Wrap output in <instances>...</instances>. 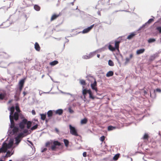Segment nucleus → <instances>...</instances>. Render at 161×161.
Instances as JSON below:
<instances>
[{
	"mask_svg": "<svg viewBox=\"0 0 161 161\" xmlns=\"http://www.w3.org/2000/svg\"><path fill=\"white\" fill-rule=\"evenodd\" d=\"M87 93H89V97L90 98L92 99H95V97L93 96L91 91L90 89L87 90L86 89H84L82 90V94L85 97Z\"/></svg>",
	"mask_w": 161,
	"mask_h": 161,
	"instance_id": "1",
	"label": "nucleus"
},
{
	"mask_svg": "<svg viewBox=\"0 0 161 161\" xmlns=\"http://www.w3.org/2000/svg\"><path fill=\"white\" fill-rule=\"evenodd\" d=\"M12 144H9L8 146L6 143H4L2 147L0 149V153H5L7 151L8 148H10L12 147Z\"/></svg>",
	"mask_w": 161,
	"mask_h": 161,
	"instance_id": "2",
	"label": "nucleus"
},
{
	"mask_svg": "<svg viewBox=\"0 0 161 161\" xmlns=\"http://www.w3.org/2000/svg\"><path fill=\"white\" fill-rule=\"evenodd\" d=\"M69 128L70 134L75 136H79L76 130L74 127L70 125H69Z\"/></svg>",
	"mask_w": 161,
	"mask_h": 161,
	"instance_id": "3",
	"label": "nucleus"
},
{
	"mask_svg": "<svg viewBox=\"0 0 161 161\" xmlns=\"http://www.w3.org/2000/svg\"><path fill=\"white\" fill-rule=\"evenodd\" d=\"M27 119H23L19 124V127L21 129H23L25 127L27 124Z\"/></svg>",
	"mask_w": 161,
	"mask_h": 161,
	"instance_id": "4",
	"label": "nucleus"
},
{
	"mask_svg": "<svg viewBox=\"0 0 161 161\" xmlns=\"http://www.w3.org/2000/svg\"><path fill=\"white\" fill-rule=\"evenodd\" d=\"M53 145L51 147L52 150L55 151L57 148V146H60L61 145L60 142L58 141H54L53 142Z\"/></svg>",
	"mask_w": 161,
	"mask_h": 161,
	"instance_id": "5",
	"label": "nucleus"
},
{
	"mask_svg": "<svg viewBox=\"0 0 161 161\" xmlns=\"http://www.w3.org/2000/svg\"><path fill=\"white\" fill-rule=\"evenodd\" d=\"M95 24H93L86 28L85 29L82 31L83 33H86L88 32L94 26Z\"/></svg>",
	"mask_w": 161,
	"mask_h": 161,
	"instance_id": "6",
	"label": "nucleus"
},
{
	"mask_svg": "<svg viewBox=\"0 0 161 161\" xmlns=\"http://www.w3.org/2000/svg\"><path fill=\"white\" fill-rule=\"evenodd\" d=\"M91 86L92 90H94L96 92H97V83L95 80L93 83L91 84Z\"/></svg>",
	"mask_w": 161,
	"mask_h": 161,
	"instance_id": "7",
	"label": "nucleus"
},
{
	"mask_svg": "<svg viewBox=\"0 0 161 161\" xmlns=\"http://www.w3.org/2000/svg\"><path fill=\"white\" fill-rule=\"evenodd\" d=\"M13 120L14 119L15 121H17L19 119V115L18 113L17 112H15L14 114L12 116Z\"/></svg>",
	"mask_w": 161,
	"mask_h": 161,
	"instance_id": "8",
	"label": "nucleus"
},
{
	"mask_svg": "<svg viewBox=\"0 0 161 161\" xmlns=\"http://www.w3.org/2000/svg\"><path fill=\"white\" fill-rule=\"evenodd\" d=\"M14 106H12L10 109V115H9V118H12V116L14 114Z\"/></svg>",
	"mask_w": 161,
	"mask_h": 161,
	"instance_id": "9",
	"label": "nucleus"
},
{
	"mask_svg": "<svg viewBox=\"0 0 161 161\" xmlns=\"http://www.w3.org/2000/svg\"><path fill=\"white\" fill-rule=\"evenodd\" d=\"M6 93L5 92L3 93H0V100H3V99L6 100L7 98H6Z\"/></svg>",
	"mask_w": 161,
	"mask_h": 161,
	"instance_id": "10",
	"label": "nucleus"
},
{
	"mask_svg": "<svg viewBox=\"0 0 161 161\" xmlns=\"http://www.w3.org/2000/svg\"><path fill=\"white\" fill-rule=\"evenodd\" d=\"M60 16L59 14H53L51 17L50 21H52L56 19L58 17Z\"/></svg>",
	"mask_w": 161,
	"mask_h": 161,
	"instance_id": "11",
	"label": "nucleus"
},
{
	"mask_svg": "<svg viewBox=\"0 0 161 161\" xmlns=\"http://www.w3.org/2000/svg\"><path fill=\"white\" fill-rule=\"evenodd\" d=\"M10 127L11 128H13L14 127H15V123L14 120H13L12 118H10Z\"/></svg>",
	"mask_w": 161,
	"mask_h": 161,
	"instance_id": "12",
	"label": "nucleus"
},
{
	"mask_svg": "<svg viewBox=\"0 0 161 161\" xmlns=\"http://www.w3.org/2000/svg\"><path fill=\"white\" fill-rule=\"evenodd\" d=\"M145 51V49L144 48L137 50L136 51V53L137 55H139L143 53Z\"/></svg>",
	"mask_w": 161,
	"mask_h": 161,
	"instance_id": "13",
	"label": "nucleus"
},
{
	"mask_svg": "<svg viewBox=\"0 0 161 161\" xmlns=\"http://www.w3.org/2000/svg\"><path fill=\"white\" fill-rule=\"evenodd\" d=\"M13 128V129L12 130V132L13 135L19 131V128L16 126L14 127Z\"/></svg>",
	"mask_w": 161,
	"mask_h": 161,
	"instance_id": "14",
	"label": "nucleus"
},
{
	"mask_svg": "<svg viewBox=\"0 0 161 161\" xmlns=\"http://www.w3.org/2000/svg\"><path fill=\"white\" fill-rule=\"evenodd\" d=\"M35 49L38 51H40V47L37 42L35 43Z\"/></svg>",
	"mask_w": 161,
	"mask_h": 161,
	"instance_id": "15",
	"label": "nucleus"
},
{
	"mask_svg": "<svg viewBox=\"0 0 161 161\" xmlns=\"http://www.w3.org/2000/svg\"><path fill=\"white\" fill-rule=\"evenodd\" d=\"M135 35L136 34L135 33H132L128 36L127 39L128 40L131 39L135 36Z\"/></svg>",
	"mask_w": 161,
	"mask_h": 161,
	"instance_id": "16",
	"label": "nucleus"
},
{
	"mask_svg": "<svg viewBox=\"0 0 161 161\" xmlns=\"http://www.w3.org/2000/svg\"><path fill=\"white\" fill-rule=\"evenodd\" d=\"M96 54V53L95 52H93V53H90L89 55V56H85V57H86V59L89 58H91L92 57L94 56Z\"/></svg>",
	"mask_w": 161,
	"mask_h": 161,
	"instance_id": "17",
	"label": "nucleus"
},
{
	"mask_svg": "<svg viewBox=\"0 0 161 161\" xmlns=\"http://www.w3.org/2000/svg\"><path fill=\"white\" fill-rule=\"evenodd\" d=\"M88 121V120L86 118H85L81 120L80 123L82 125L86 124Z\"/></svg>",
	"mask_w": 161,
	"mask_h": 161,
	"instance_id": "18",
	"label": "nucleus"
},
{
	"mask_svg": "<svg viewBox=\"0 0 161 161\" xmlns=\"http://www.w3.org/2000/svg\"><path fill=\"white\" fill-rule=\"evenodd\" d=\"M63 113V110L62 109H58L55 111V113L56 114H58L59 115H61Z\"/></svg>",
	"mask_w": 161,
	"mask_h": 161,
	"instance_id": "19",
	"label": "nucleus"
},
{
	"mask_svg": "<svg viewBox=\"0 0 161 161\" xmlns=\"http://www.w3.org/2000/svg\"><path fill=\"white\" fill-rule=\"evenodd\" d=\"M80 82L81 85L83 86V88L84 89L85 87L84 86L86 85L85 81L83 80H80Z\"/></svg>",
	"mask_w": 161,
	"mask_h": 161,
	"instance_id": "20",
	"label": "nucleus"
},
{
	"mask_svg": "<svg viewBox=\"0 0 161 161\" xmlns=\"http://www.w3.org/2000/svg\"><path fill=\"white\" fill-rule=\"evenodd\" d=\"M58 61L54 60V61L50 62L49 64L50 65L53 66L57 64H58Z\"/></svg>",
	"mask_w": 161,
	"mask_h": 161,
	"instance_id": "21",
	"label": "nucleus"
},
{
	"mask_svg": "<svg viewBox=\"0 0 161 161\" xmlns=\"http://www.w3.org/2000/svg\"><path fill=\"white\" fill-rule=\"evenodd\" d=\"M114 75V72L112 71H109L106 74L107 77H109L113 76Z\"/></svg>",
	"mask_w": 161,
	"mask_h": 161,
	"instance_id": "22",
	"label": "nucleus"
},
{
	"mask_svg": "<svg viewBox=\"0 0 161 161\" xmlns=\"http://www.w3.org/2000/svg\"><path fill=\"white\" fill-rule=\"evenodd\" d=\"M25 83L24 79H22L21 80L19 83V86H24V84Z\"/></svg>",
	"mask_w": 161,
	"mask_h": 161,
	"instance_id": "23",
	"label": "nucleus"
},
{
	"mask_svg": "<svg viewBox=\"0 0 161 161\" xmlns=\"http://www.w3.org/2000/svg\"><path fill=\"white\" fill-rule=\"evenodd\" d=\"M120 43L119 41H116L115 43V48L116 49L118 50L119 48V45Z\"/></svg>",
	"mask_w": 161,
	"mask_h": 161,
	"instance_id": "24",
	"label": "nucleus"
},
{
	"mask_svg": "<svg viewBox=\"0 0 161 161\" xmlns=\"http://www.w3.org/2000/svg\"><path fill=\"white\" fill-rule=\"evenodd\" d=\"M32 123L30 121H28L27 120V124H26V125H27V128L28 129H29L30 128V127L31 126Z\"/></svg>",
	"mask_w": 161,
	"mask_h": 161,
	"instance_id": "25",
	"label": "nucleus"
},
{
	"mask_svg": "<svg viewBox=\"0 0 161 161\" xmlns=\"http://www.w3.org/2000/svg\"><path fill=\"white\" fill-rule=\"evenodd\" d=\"M48 117L49 118H51L53 115V112L52 110H49L47 112Z\"/></svg>",
	"mask_w": 161,
	"mask_h": 161,
	"instance_id": "26",
	"label": "nucleus"
},
{
	"mask_svg": "<svg viewBox=\"0 0 161 161\" xmlns=\"http://www.w3.org/2000/svg\"><path fill=\"white\" fill-rule=\"evenodd\" d=\"M40 115L41 116V118L42 120H44L45 119L46 116V114H40Z\"/></svg>",
	"mask_w": 161,
	"mask_h": 161,
	"instance_id": "27",
	"label": "nucleus"
},
{
	"mask_svg": "<svg viewBox=\"0 0 161 161\" xmlns=\"http://www.w3.org/2000/svg\"><path fill=\"white\" fill-rule=\"evenodd\" d=\"M108 48L111 51H114L116 49V48H115V47H113L111 45H109L108 46Z\"/></svg>",
	"mask_w": 161,
	"mask_h": 161,
	"instance_id": "28",
	"label": "nucleus"
},
{
	"mask_svg": "<svg viewBox=\"0 0 161 161\" xmlns=\"http://www.w3.org/2000/svg\"><path fill=\"white\" fill-rule=\"evenodd\" d=\"M64 142L66 147H68L69 144V141L67 139H64Z\"/></svg>",
	"mask_w": 161,
	"mask_h": 161,
	"instance_id": "29",
	"label": "nucleus"
},
{
	"mask_svg": "<svg viewBox=\"0 0 161 161\" xmlns=\"http://www.w3.org/2000/svg\"><path fill=\"white\" fill-rule=\"evenodd\" d=\"M119 154H117L115 155L113 158V159L114 160H117L119 157Z\"/></svg>",
	"mask_w": 161,
	"mask_h": 161,
	"instance_id": "30",
	"label": "nucleus"
},
{
	"mask_svg": "<svg viewBox=\"0 0 161 161\" xmlns=\"http://www.w3.org/2000/svg\"><path fill=\"white\" fill-rule=\"evenodd\" d=\"M34 9L36 11H39L40 9V7L38 5H35L34 6Z\"/></svg>",
	"mask_w": 161,
	"mask_h": 161,
	"instance_id": "31",
	"label": "nucleus"
},
{
	"mask_svg": "<svg viewBox=\"0 0 161 161\" xmlns=\"http://www.w3.org/2000/svg\"><path fill=\"white\" fill-rule=\"evenodd\" d=\"M115 128V127L112 126L111 125L109 126L108 127V131L113 130Z\"/></svg>",
	"mask_w": 161,
	"mask_h": 161,
	"instance_id": "32",
	"label": "nucleus"
},
{
	"mask_svg": "<svg viewBox=\"0 0 161 161\" xmlns=\"http://www.w3.org/2000/svg\"><path fill=\"white\" fill-rule=\"evenodd\" d=\"M148 138L149 136L148 135L147 133H145L143 137V139L144 140H148Z\"/></svg>",
	"mask_w": 161,
	"mask_h": 161,
	"instance_id": "33",
	"label": "nucleus"
},
{
	"mask_svg": "<svg viewBox=\"0 0 161 161\" xmlns=\"http://www.w3.org/2000/svg\"><path fill=\"white\" fill-rule=\"evenodd\" d=\"M15 141H16V144L18 145L19 144V143L20 142V139L19 138H18L16 137H15Z\"/></svg>",
	"mask_w": 161,
	"mask_h": 161,
	"instance_id": "34",
	"label": "nucleus"
},
{
	"mask_svg": "<svg viewBox=\"0 0 161 161\" xmlns=\"http://www.w3.org/2000/svg\"><path fill=\"white\" fill-rule=\"evenodd\" d=\"M15 109L18 113H19L20 112L19 106L18 104L16 105L15 106Z\"/></svg>",
	"mask_w": 161,
	"mask_h": 161,
	"instance_id": "35",
	"label": "nucleus"
},
{
	"mask_svg": "<svg viewBox=\"0 0 161 161\" xmlns=\"http://www.w3.org/2000/svg\"><path fill=\"white\" fill-rule=\"evenodd\" d=\"M38 125L37 124H36L34 126H32L31 128V130H35L37 128Z\"/></svg>",
	"mask_w": 161,
	"mask_h": 161,
	"instance_id": "36",
	"label": "nucleus"
},
{
	"mask_svg": "<svg viewBox=\"0 0 161 161\" xmlns=\"http://www.w3.org/2000/svg\"><path fill=\"white\" fill-rule=\"evenodd\" d=\"M156 41L155 39L154 38H150L148 40V42L149 43L154 42Z\"/></svg>",
	"mask_w": 161,
	"mask_h": 161,
	"instance_id": "37",
	"label": "nucleus"
},
{
	"mask_svg": "<svg viewBox=\"0 0 161 161\" xmlns=\"http://www.w3.org/2000/svg\"><path fill=\"white\" fill-rule=\"evenodd\" d=\"M108 64L109 65L111 66H113L114 65L113 62L111 60L108 61Z\"/></svg>",
	"mask_w": 161,
	"mask_h": 161,
	"instance_id": "38",
	"label": "nucleus"
},
{
	"mask_svg": "<svg viewBox=\"0 0 161 161\" xmlns=\"http://www.w3.org/2000/svg\"><path fill=\"white\" fill-rule=\"evenodd\" d=\"M24 134L22 133H20L18 134V136L16 137L20 139L21 137H22L23 136Z\"/></svg>",
	"mask_w": 161,
	"mask_h": 161,
	"instance_id": "39",
	"label": "nucleus"
},
{
	"mask_svg": "<svg viewBox=\"0 0 161 161\" xmlns=\"http://www.w3.org/2000/svg\"><path fill=\"white\" fill-rule=\"evenodd\" d=\"M19 94L18 95L17 94H16L14 96V98H15V100L16 101H18L19 99Z\"/></svg>",
	"mask_w": 161,
	"mask_h": 161,
	"instance_id": "40",
	"label": "nucleus"
},
{
	"mask_svg": "<svg viewBox=\"0 0 161 161\" xmlns=\"http://www.w3.org/2000/svg\"><path fill=\"white\" fill-rule=\"evenodd\" d=\"M105 138V136H102L100 137V139L101 142H103Z\"/></svg>",
	"mask_w": 161,
	"mask_h": 161,
	"instance_id": "41",
	"label": "nucleus"
},
{
	"mask_svg": "<svg viewBox=\"0 0 161 161\" xmlns=\"http://www.w3.org/2000/svg\"><path fill=\"white\" fill-rule=\"evenodd\" d=\"M154 20L153 19H150L147 22V23H148V24H150V23H151L152 22H153V21Z\"/></svg>",
	"mask_w": 161,
	"mask_h": 161,
	"instance_id": "42",
	"label": "nucleus"
},
{
	"mask_svg": "<svg viewBox=\"0 0 161 161\" xmlns=\"http://www.w3.org/2000/svg\"><path fill=\"white\" fill-rule=\"evenodd\" d=\"M156 29L158 31L159 33H161V27H158L156 28Z\"/></svg>",
	"mask_w": 161,
	"mask_h": 161,
	"instance_id": "43",
	"label": "nucleus"
},
{
	"mask_svg": "<svg viewBox=\"0 0 161 161\" xmlns=\"http://www.w3.org/2000/svg\"><path fill=\"white\" fill-rule=\"evenodd\" d=\"M68 110L69 112L71 114L73 113L74 112L73 110L70 108H69Z\"/></svg>",
	"mask_w": 161,
	"mask_h": 161,
	"instance_id": "44",
	"label": "nucleus"
},
{
	"mask_svg": "<svg viewBox=\"0 0 161 161\" xmlns=\"http://www.w3.org/2000/svg\"><path fill=\"white\" fill-rule=\"evenodd\" d=\"M10 151H8L7 152V154H6V156H8V157H10V156L12 155H10Z\"/></svg>",
	"mask_w": 161,
	"mask_h": 161,
	"instance_id": "45",
	"label": "nucleus"
},
{
	"mask_svg": "<svg viewBox=\"0 0 161 161\" xmlns=\"http://www.w3.org/2000/svg\"><path fill=\"white\" fill-rule=\"evenodd\" d=\"M87 153L86 152H84L83 153V156L84 157H86L87 156Z\"/></svg>",
	"mask_w": 161,
	"mask_h": 161,
	"instance_id": "46",
	"label": "nucleus"
},
{
	"mask_svg": "<svg viewBox=\"0 0 161 161\" xmlns=\"http://www.w3.org/2000/svg\"><path fill=\"white\" fill-rule=\"evenodd\" d=\"M130 59V58H126L125 59L126 63H127L129 61Z\"/></svg>",
	"mask_w": 161,
	"mask_h": 161,
	"instance_id": "47",
	"label": "nucleus"
},
{
	"mask_svg": "<svg viewBox=\"0 0 161 161\" xmlns=\"http://www.w3.org/2000/svg\"><path fill=\"white\" fill-rule=\"evenodd\" d=\"M23 87V86H19V91H20L19 94H20V92L22 90V89Z\"/></svg>",
	"mask_w": 161,
	"mask_h": 161,
	"instance_id": "48",
	"label": "nucleus"
},
{
	"mask_svg": "<svg viewBox=\"0 0 161 161\" xmlns=\"http://www.w3.org/2000/svg\"><path fill=\"white\" fill-rule=\"evenodd\" d=\"M47 150V149L46 148H44L42 150V152L43 153L44 152L46 151Z\"/></svg>",
	"mask_w": 161,
	"mask_h": 161,
	"instance_id": "49",
	"label": "nucleus"
},
{
	"mask_svg": "<svg viewBox=\"0 0 161 161\" xmlns=\"http://www.w3.org/2000/svg\"><path fill=\"white\" fill-rule=\"evenodd\" d=\"M156 91L157 92H161V90L159 88H157L156 89Z\"/></svg>",
	"mask_w": 161,
	"mask_h": 161,
	"instance_id": "50",
	"label": "nucleus"
},
{
	"mask_svg": "<svg viewBox=\"0 0 161 161\" xmlns=\"http://www.w3.org/2000/svg\"><path fill=\"white\" fill-rule=\"evenodd\" d=\"M32 114L33 115H35L36 114L35 111L34 110H32Z\"/></svg>",
	"mask_w": 161,
	"mask_h": 161,
	"instance_id": "51",
	"label": "nucleus"
},
{
	"mask_svg": "<svg viewBox=\"0 0 161 161\" xmlns=\"http://www.w3.org/2000/svg\"><path fill=\"white\" fill-rule=\"evenodd\" d=\"M50 142H47L46 143V147H48V146H49L50 145Z\"/></svg>",
	"mask_w": 161,
	"mask_h": 161,
	"instance_id": "52",
	"label": "nucleus"
},
{
	"mask_svg": "<svg viewBox=\"0 0 161 161\" xmlns=\"http://www.w3.org/2000/svg\"><path fill=\"white\" fill-rule=\"evenodd\" d=\"M155 58V57L154 55L152 56L151 57V60H153Z\"/></svg>",
	"mask_w": 161,
	"mask_h": 161,
	"instance_id": "53",
	"label": "nucleus"
},
{
	"mask_svg": "<svg viewBox=\"0 0 161 161\" xmlns=\"http://www.w3.org/2000/svg\"><path fill=\"white\" fill-rule=\"evenodd\" d=\"M133 56V54H132V53H131V54H130V59L131 58H132Z\"/></svg>",
	"mask_w": 161,
	"mask_h": 161,
	"instance_id": "54",
	"label": "nucleus"
},
{
	"mask_svg": "<svg viewBox=\"0 0 161 161\" xmlns=\"http://www.w3.org/2000/svg\"><path fill=\"white\" fill-rule=\"evenodd\" d=\"M55 130L56 131L57 133H58L59 132V130H58V129L57 128H55Z\"/></svg>",
	"mask_w": 161,
	"mask_h": 161,
	"instance_id": "55",
	"label": "nucleus"
},
{
	"mask_svg": "<svg viewBox=\"0 0 161 161\" xmlns=\"http://www.w3.org/2000/svg\"><path fill=\"white\" fill-rule=\"evenodd\" d=\"M100 16H101V12L100 11H98L97 12V13Z\"/></svg>",
	"mask_w": 161,
	"mask_h": 161,
	"instance_id": "56",
	"label": "nucleus"
},
{
	"mask_svg": "<svg viewBox=\"0 0 161 161\" xmlns=\"http://www.w3.org/2000/svg\"><path fill=\"white\" fill-rule=\"evenodd\" d=\"M27 93V92H26L24 91L23 92V94H24V96H25L26 94Z\"/></svg>",
	"mask_w": 161,
	"mask_h": 161,
	"instance_id": "57",
	"label": "nucleus"
},
{
	"mask_svg": "<svg viewBox=\"0 0 161 161\" xmlns=\"http://www.w3.org/2000/svg\"><path fill=\"white\" fill-rule=\"evenodd\" d=\"M27 130H24V133H26L27 132Z\"/></svg>",
	"mask_w": 161,
	"mask_h": 161,
	"instance_id": "58",
	"label": "nucleus"
},
{
	"mask_svg": "<svg viewBox=\"0 0 161 161\" xmlns=\"http://www.w3.org/2000/svg\"><path fill=\"white\" fill-rule=\"evenodd\" d=\"M13 100H9L8 102V103H11L12 101Z\"/></svg>",
	"mask_w": 161,
	"mask_h": 161,
	"instance_id": "59",
	"label": "nucleus"
},
{
	"mask_svg": "<svg viewBox=\"0 0 161 161\" xmlns=\"http://www.w3.org/2000/svg\"><path fill=\"white\" fill-rule=\"evenodd\" d=\"M100 55L99 54H97V57L99 58L100 57Z\"/></svg>",
	"mask_w": 161,
	"mask_h": 161,
	"instance_id": "60",
	"label": "nucleus"
},
{
	"mask_svg": "<svg viewBox=\"0 0 161 161\" xmlns=\"http://www.w3.org/2000/svg\"><path fill=\"white\" fill-rule=\"evenodd\" d=\"M0 161H3V160H0Z\"/></svg>",
	"mask_w": 161,
	"mask_h": 161,
	"instance_id": "61",
	"label": "nucleus"
},
{
	"mask_svg": "<svg viewBox=\"0 0 161 161\" xmlns=\"http://www.w3.org/2000/svg\"><path fill=\"white\" fill-rule=\"evenodd\" d=\"M9 161H12L11 160H9Z\"/></svg>",
	"mask_w": 161,
	"mask_h": 161,
	"instance_id": "62",
	"label": "nucleus"
},
{
	"mask_svg": "<svg viewBox=\"0 0 161 161\" xmlns=\"http://www.w3.org/2000/svg\"><path fill=\"white\" fill-rule=\"evenodd\" d=\"M46 122H47V120H46Z\"/></svg>",
	"mask_w": 161,
	"mask_h": 161,
	"instance_id": "63",
	"label": "nucleus"
}]
</instances>
